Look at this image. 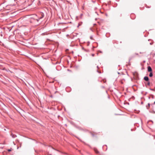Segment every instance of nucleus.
Segmentation results:
<instances>
[{"label":"nucleus","instance_id":"nucleus-16","mask_svg":"<svg viewBox=\"0 0 155 155\" xmlns=\"http://www.w3.org/2000/svg\"><path fill=\"white\" fill-rule=\"evenodd\" d=\"M140 53L141 54V53H142L140 52Z\"/></svg>","mask_w":155,"mask_h":155},{"label":"nucleus","instance_id":"nucleus-8","mask_svg":"<svg viewBox=\"0 0 155 155\" xmlns=\"http://www.w3.org/2000/svg\"><path fill=\"white\" fill-rule=\"evenodd\" d=\"M148 107L147 106V108L148 109L149 108V107H150V104L149 103L148 104Z\"/></svg>","mask_w":155,"mask_h":155},{"label":"nucleus","instance_id":"nucleus-4","mask_svg":"<svg viewBox=\"0 0 155 155\" xmlns=\"http://www.w3.org/2000/svg\"><path fill=\"white\" fill-rule=\"evenodd\" d=\"M153 76V73L152 72H150L149 75V76L151 77H152Z\"/></svg>","mask_w":155,"mask_h":155},{"label":"nucleus","instance_id":"nucleus-10","mask_svg":"<svg viewBox=\"0 0 155 155\" xmlns=\"http://www.w3.org/2000/svg\"><path fill=\"white\" fill-rule=\"evenodd\" d=\"M150 90L151 91H154V90L153 89H150Z\"/></svg>","mask_w":155,"mask_h":155},{"label":"nucleus","instance_id":"nucleus-14","mask_svg":"<svg viewBox=\"0 0 155 155\" xmlns=\"http://www.w3.org/2000/svg\"><path fill=\"white\" fill-rule=\"evenodd\" d=\"M155 104V101L154 102L153 104Z\"/></svg>","mask_w":155,"mask_h":155},{"label":"nucleus","instance_id":"nucleus-7","mask_svg":"<svg viewBox=\"0 0 155 155\" xmlns=\"http://www.w3.org/2000/svg\"><path fill=\"white\" fill-rule=\"evenodd\" d=\"M147 85H148V86H150V82L149 81H147Z\"/></svg>","mask_w":155,"mask_h":155},{"label":"nucleus","instance_id":"nucleus-2","mask_svg":"<svg viewBox=\"0 0 155 155\" xmlns=\"http://www.w3.org/2000/svg\"><path fill=\"white\" fill-rule=\"evenodd\" d=\"M144 80L146 81H148L149 79L148 77L145 76L144 78Z\"/></svg>","mask_w":155,"mask_h":155},{"label":"nucleus","instance_id":"nucleus-9","mask_svg":"<svg viewBox=\"0 0 155 155\" xmlns=\"http://www.w3.org/2000/svg\"><path fill=\"white\" fill-rule=\"evenodd\" d=\"M42 15V17H40V19H41V18H42L43 17H44V15H43V14H41Z\"/></svg>","mask_w":155,"mask_h":155},{"label":"nucleus","instance_id":"nucleus-13","mask_svg":"<svg viewBox=\"0 0 155 155\" xmlns=\"http://www.w3.org/2000/svg\"><path fill=\"white\" fill-rule=\"evenodd\" d=\"M11 151V150H8V151Z\"/></svg>","mask_w":155,"mask_h":155},{"label":"nucleus","instance_id":"nucleus-15","mask_svg":"<svg viewBox=\"0 0 155 155\" xmlns=\"http://www.w3.org/2000/svg\"><path fill=\"white\" fill-rule=\"evenodd\" d=\"M137 55H138V54H136Z\"/></svg>","mask_w":155,"mask_h":155},{"label":"nucleus","instance_id":"nucleus-5","mask_svg":"<svg viewBox=\"0 0 155 155\" xmlns=\"http://www.w3.org/2000/svg\"><path fill=\"white\" fill-rule=\"evenodd\" d=\"M82 22H79L78 23V27L79 26L81 25H82Z\"/></svg>","mask_w":155,"mask_h":155},{"label":"nucleus","instance_id":"nucleus-3","mask_svg":"<svg viewBox=\"0 0 155 155\" xmlns=\"http://www.w3.org/2000/svg\"><path fill=\"white\" fill-rule=\"evenodd\" d=\"M11 136H12V137L13 138H15L17 137V136L16 135L13 134V133H12L11 134Z\"/></svg>","mask_w":155,"mask_h":155},{"label":"nucleus","instance_id":"nucleus-11","mask_svg":"<svg viewBox=\"0 0 155 155\" xmlns=\"http://www.w3.org/2000/svg\"><path fill=\"white\" fill-rule=\"evenodd\" d=\"M153 111L154 113H155V110H154V109H153Z\"/></svg>","mask_w":155,"mask_h":155},{"label":"nucleus","instance_id":"nucleus-1","mask_svg":"<svg viewBox=\"0 0 155 155\" xmlns=\"http://www.w3.org/2000/svg\"><path fill=\"white\" fill-rule=\"evenodd\" d=\"M147 69L148 71L150 72H151L152 71V69L150 66H148L147 67Z\"/></svg>","mask_w":155,"mask_h":155},{"label":"nucleus","instance_id":"nucleus-12","mask_svg":"<svg viewBox=\"0 0 155 155\" xmlns=\"http://www.w3.org/2000/svg\"><path fill=\"white\" fill-rule=\"evenodd\" d=\"M92 56H94V54H92Z\"/></svg>","mask_w":155,"mask_h":155},{"label":"nucleus","instance_id":"nucleus-6","mask_svg":"<svg viewBox=\"0 0 155 155\" xmlns=\"http://www.w3.org/2000/svg\"><path fill=\"white\" fill-rule=\"evenodd\" d=\"M94 151L95 152L97 153H99L98 151L96 149H94Z\"/></svg>","mask_w":155,"mask_h":155}]
</instances>
